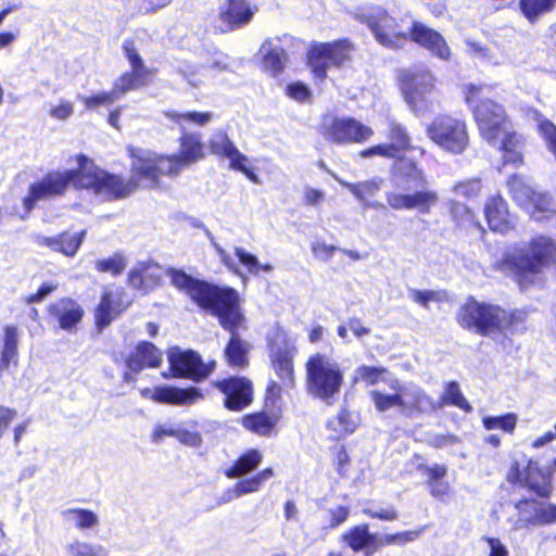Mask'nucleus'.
<instances>
[{"mask_svg":"<svg viewBox=\"0 0 556 556\" xmlns=\"http://www.w3.org/2000/svg\"><path fill=\"white\" fill-rule=\"evenodd\" d=\"M172 283L185 291L198 305L218 317L225 329H231L241 319L239 294L231 288H219L195 279L184 270H166Z\"/></svg>","mask_w":556,"mask_h":556,"instance_id":"f257e3e1","label":"nucleus"},{"mask_svg":"<svg viewBox=\"0 0 556 556\" xmlns=\"http://www.w3.org/2000/svg\"><path fill=\"white\" fill-rule=\"evenodd\" d=\"M388 388L393 392L390 393L382 390H372L370 392L375 408L380 413L397 408L405 417L418 418L431 415L442 408V403H437L416 382H401L397 378H388Z\"/></svg>","mask_w":556,"mask_h":556,"instance_id":"f03ea898","label":"nucleus"},{"mask_svg":"<svg viewBox=\"0 0 556 556\" xmlns=\"http://www.w3.org/2000/svg\"><path fill=\"white\" fill-rule=\"evenodd\" d=\"M521 312H507L493 304L469 299L458 311V324L468 330L485 337L514 333L523 323Z\"/></svg>","mask_w":556,"mask_h":556,"instance_id":"7ed1b4c3","label":"nucleus"},{"mask_svg":"<svg viewBox=\"0 0 556 556\" xmlns=\"http://www.w3.org/2000/svg\"><path fill=\"white\" fill-rule=\"evenodd\" d=\"M556 263V243L543 236L534 238L529 245L515 247L507 251L501 264L503 271H510L522 287Z\"/></svg>","mask_w":556,"mask_h":556,"instance_id":"20e7f679","label":"nucleus"},{"mask_svg":"<svg viewBox=\"0 0 556 556\" xmlns=\"http://www.w3.org/2000/svg\"><path fill=\"white\" fill-rule=\"evenodd\" d=\"M491 86L468 84L464 86L465 101L471 106L481 136L491 144L500 143V137L510 130L505 109L491 100Z\"/></svg>","mask_w":556,"mask_h":556,"instance_id":"39448f33","label":"nucleus"},{"mask_svg":"<svg viewBox=\"0 0 556 556\" xmlns=\"http://www.w3.org/2000/svg\"><path fill=\"white\" fill-rule=\"evenodd\" d=\"M344 383L341 364L325 353L312 354L305 363V389L307 394L327 405L338 399Z\"/></svg>","mask_w":556,"mask_h":556,"instance_id":"423d86ee","label":"nucleus"},{"mask_svg":"<svg viewBox=\"0 0 556 556\" xmlns=\"http://www.w3.org/2000/svg\"><path fill=\"white\" fill-rule=\"evenodd\" d=\"M80 177L77 184L81 189L90 190L101 201H116L134 193L140 180L131 173V178H125L97 167L91 160L80 154Z\"/></svg>","mask_w":556,"mask_h":556,"instance_id":"0eeeda50","label":"nucleus"},{"mask_svg":"<svg viewBox=\"0 0 556 556\" xmlns=\"http://www.w3.org/2000/svg\"><path fill=\"white\" fill-rule=\"evenodd\" d=\"M127 150L131 157V173L143 188H156L160 185V177L176 178L187 168L176 153L164 155L134 147Z\"/></svg>","mask_w":556,"mask_h":556,"instance_id":"6e6552de","label":"nucleus"},{"mask_svg":"<svg viewBox=\"0 0 556 556\" xmlns=\"http://www.w3.org/2000/svg\"><path fill=\"white\" fill-rule=\"evenodd\" d=\"M428 138L442 150L463 153L469 143V136L464 121L450 115L437 116L426 129Z\"/></svg>","mask_w":556,"mask_h":556,"instance_id":"1a4fd4ad","label":"nucleus"},{"mask_svg":"<svg viewBox=\"0 0 556 556\" xmlns=\"http://www.w3.org/2000/svg\"><path fill=\"white\" fill-rule=\"evenodd\" d=\"M353 50V45L346 39L313 43L307 60L314 77L323 81L330 67H340L350 60Z\"/></svg>","mask_w":556,"mask_h":556,"instance_id":"9d476101","label":"nucleus"},{"mask_svg":"<svg viewBox=\"0 0 556 556\" xmlns=\"http://www.w3.org/2000/svg\"><path fill=\"white\" fill-rule=\"evenodd\" d=\"M321 136L336 144L364 143L369 140L374 130L353 117H339L326 114L319 126Z\"/></svg>","mask_w":556,"mask_h":556,"instance_id":"9b49d317","label":"nucleus"},{"mask_svg":"<svg viewBox=\"0 0 556 556\" xmlns=\"http://www.w3.org/2000/svg\"><path fill=\"white\" fill-rule=\"evenodd\" d=\"M507 185L514 200L533 218L541 219V214L555 212L552 195L532 186L529 179L513 175Z\"/></svg>","mask_w":556,"mask_h":556,"instance_id":"f8f14e48","label":"nucleus"},{"mask_svg":"<svg viewBox=\"0 0 556 556\" xmlns=\"http://www.w3.org/2000/svg\"><path fill=\"white\" fill-rule=\"evenodd\" d=\"M170 377L187 378L194 382L206 379L216 367L215 361L204 363L202 357L194 351H182L179 348H172L167 354Z\"/></svg>","mask_w":556,"mask_h":556,"instance_id":"ddd939ff","label":"nucleus"},{"mask_svg":"<svg viewBox=\"0 0 556 556\" xmlns=\"http://www.w3.org/2000/svg\"><path fill=\"white\" fill-rule=\"evenodd\" d=\"M401 88L407 104L416 114L425 115L433 111L437 97L431 74L407 75Z\"/></svg>","mask_w":556,"mask_h":556,"instance_id":"4468645a","label":"nucleus"},{"mask_svg":"<svg viewBox=\"0 0 556 556\" xmlns=\"http://www.w3.org/2000/svg\"><path fill=\"white\" fill-rule=\"evenodd\" d=\"M507 480L510 483H520L542 497L548 496L552 492L549 473L531 459L515 462L507 473Z\"/></svg>","mask_w":556,"mask_h":556,"instance_id":"2eb2a0df","label":"nucleus"},{"mask_svg":"<svg viewBox=\"0 0 556 556\" xmlns=\"http://www.w3.org/2000/svg\"><path fill=\"white\" fill-rule=\"evenodd\" d=\"M386 200L393 210H416L419 214H429L439 202V195L434 190L422 189L412 193L386 192Z\"/></svg>","mask_w":556,"mask_h":556,"instance_id":"dca6fc26","label":"nucleus"},{"mask_svg":"<svg viewBox=\"0 0 556 556\" xmlns=\"http://www.w3.org/2000/svg\"><path fill=\"white\" fill-rule=\"evenodd\" d=\"M215 387L225 394V407L239 412L253 401L252 382L243 377H232L215 382Z\"/></svg>","mask_w":556,"mask_h":556,"instance_id":"f3484780","label":"nucleus"},{"mask_svg":"<svg viewBox=\"0 0 556 556\" xmlns=\"http://www.w3.org/2000/svg\"><path fill=\"white\" fill-rule=\"evenodd\" d=\"M370 29L376 40L389 49L402 48L409 41L408 27L403 28L392 16L386 13L370 23Z\"/></svg>","mask_w":556,"mask_h":556,"instance_id":"a211bd4d","label":"nucleus"},{"mask_svg":"<svg viewBox=\"0 0 556 556\" xmlns=\"http://www.w3.org/2000/svg\"><path fill=\"white\" fill-rule=\"evenodd\" d=\"M409 40L427 49L433 55L447 60L451 51L445 39L437 30L419 21H413L408 26Z\"/></svg>","mask_w":556,"mask_h":556,"instance_id":"6ab92c4d","label":"nucleus"},{"mask_svg":"<svg viewBox=\"0 0 556 556\" xmlns=\"http://www.w3.org/2000/svg\"><path fill=\"white\" fill-rule=\"evenodd\" d=\"M516 508L519 511L516 528L556 523V505L553 503L520 501Z\"/></svg>","mask_w":556,"mask_h":556,"instance_id":"aec40b11","label":"nucleus"},{"mask_svg":"<svg viewBox=\"0 0 556 556\" xmlns=\"http://www.w3.org/2000/svg\"><path fill=\"white\" fill-rule=\"evenodd\" d=\"M130 303L131 299L123 290L117 289L105 292L94 312L98 328L102 329L109 326Z\"/></svg>","mask_w":556,"mask_h":556,"instance_id":"412c9836","label":"nucleus"},{"mask_svg":"<svg viewBox=\"0 0 556 556\" xmlns=\"http://www.w3.org/2000/svg\"><path fill=\"white\" fill-rule=\"evenodd\" d=\"M78 167L64 172H51L37 182V199L40 197H52L62 194L72 184L75 188L81 189L77 184L80 177V161L77 156Z\"/></svg>","mask_w":556,"mask_h":556,"instance_id":"4be33fe9","label":"nucleus"},{"mask_svg":"<svg viewBox=\"0 0 556 556\" xmlns=\"http://www.w3.org/2000/svg\"><path fill=\"white\" fill-rule=\"evenodd\" d=\"M142 394L144 396L150 394L156 402L180 406H189L203 399L202 391L195 387L182 389L165 386L155 388L154 390L146 389L142 391Z\"/></svg>","mask_w":556,"mask_h":556,"instance_id":"5701e85b","label":"nucleus"},{"mask_svg":"<svg viewBox=\"0 0 556 556\" xmlns=\"http://www.w3.org/2000/svg\"><path fill=\"white\" fill-rule=\"evenodd\" d=\"M255 11L256 8H252L248 0H228L219 11L220 29L228 31L247 25Z\"/></svg>","mask_w":556,"mask_h":556,"instance_id":"b1692460","label":"nucleus"},{"mask_svg":"<svg viewBox=\"0 0 556 556\" xmlns=\"http://www.w3.org/2000/svg\"><path fill=\"white\" fill-rule=\"evenodd\" d=\"M484 215L493 231L506 233L515 228L516 218L508 212L506 201L500 195L488 199Z\"/></svg>","mask_w":556,"mask_h":556,"instance_id":"393cba45","label":"nucleus"},{"mask_svg":"<svg viewBox=\"0 0 556 556\" xmlns=\"http://www.w3.org/2000/svg\"><path fill=\"white\" fill-rule=\"evenodd\" d=\"M162 359V352L154 344L143 341L137 344L134 352L128 356L126 364L129 370L137 374L147 367H159Z\"/></svg>","mask_w":556,"mask_h":556,"instance_id":"a878e982","label":"nucleus"},{"mask_svg":"<svg viewBox=\"0 0 556 556\" xmlns=\"http://www.w3.org/2000/svg\"><path fill=\"white\" fill-rule=\"evenodd\" d=\"M226 68L227 65L217 59L211 62H187L178 71L191 86L197 87Z\"/></svg>","mask_w":556,"mask_h":556,"instance_id":"bb28decb","label":"nucleus"},{"mask_svg":"<svg viewBox=\"0 0 556 556\" xmlns=\"http://www.w3.org/2000/svg\"><path fill=\"white\" fill-rule=\"evenodd\" d=\"M49 312L58 319L60 327L64 330L75 328L84 316L81 306L70 298H63L51 304Z\"/></svg>","mask_w":556,"mask_h":556,"instance_id":"cd10ccee","label":"nucleus"},{"mask_svg":"<svg viewBox=\"0 0 556 556\" xmlns=\"http://www.w3.org/2000/svg\"><path fill=\"white\" fill-rule=\"evenodd\" d=\"M0 378L11 365L17 364L18 331L14 325H7L0 336Z\"/></svg>","mask_w":556,"mask_h":556,"instance_id":"c85d7f7f","label":"nucleus"},{"mask_svg":"<svg viewBox=\"0 0 556 556\" xmlns=\"http://www.w3.org/2000/svg\"><path fill=\"white\" fill-rule=\"evenodd\" d=\"M177 156L186 167L204 159V146L199 134L182 131L179 138V152Z\"/></svg>","mask_w":556,"mask_h":556,"instance_id":"c756f323","label":"nucleus"},{"mask_svg":"<svg viewBox=\"0 0 556 556\" xmlns=\"http://www.w3.org/2000/svg\"><path fill=\"white\" fill-rule=\"evenodd\" d=\"M343 541L354 551L367 549V554L379 548V534L370 533L367 525H359L343 534Z\"/></svg>","mask_w":556,"mask_h":556,"instance_id":"7c9ffc66","label":"nucleus"},{"mask_svg":"<svg viewBox=\"0 0 556 556\" xmlns=\"http://www.w3.org/2000/svg\"><path fill=\"white\" fill-rule=\"evenodd\" d=\"M244 317L241 314L240 321L237 323L231 329H227L231 333V338L225 349V356L228 364L232 367H244L248 365V343L239 337L237 330L242 327Z\"/></svg>","mask_w":556,"mask_h":556,"instance_id":"2f4dec72","label":"nucleus"},{"mask_svg":"<svg viewBox=\"0 0 556 556\" xmlns=\"http://www.w3.org/2000/svg\"><path fill=\"white\" fill-rule=\"evenodd\" d=\"M64 522L80 532L93 531L100 525V518L97 513L87 508H67L62 513Z\"/></svg>","mask_w":556,"mask_h":556,"instance_id":"473e14b6","label":"nucleus"},{"mask_svg":"<svg viewBox=\"0 0 556 556\" xmlns=\"http://www.w3.org/2000/svg\"><path fill=\"white\" fill-rule=\"evenodd\" d=\"M208 147L213 154L227 159L230 167L240 160L248 161L224 131L215 132L210 139Z\"/></svg>","mask_w":556,"mask_h":556,"instance_id":"72a5a7b5","label":"nucleus"},{"mask_svg":"<svg viewBox=\"0 0 556 556\" xmlns=\"http://www.w3.org/2000/svg\"><path fill=\"white\" fill-rule=\"evenodd\" d=\"M495 147L503 152L504 163H510L514 165L522 164L523 139L520 135L515 131L508 130L505 135L500 137V143Z\"/></svg>","mask_w":556,"mask_h":556,"instance_id":"f704fd0d","label":"nucleus"},{"mask_svg":"<svg viewBox=\"0 0 556 556\" xmlns=\"http://www.w3.org/2000/svg\"><path fill=\"white\" fill-rule=\"evenodd\" d=\"M84 236L85 231L75 235L62 233L56 237H42L39 239V242L53 251L73 256L83 243Z\"/></svg>","mask_w":556,"mask_h":556,"instance_id":"c9c22d12","label":"nucleus"},{"mask_svg":"<svg viewBox=\"0 0 556 556\" xmlns=\"http://www.w3.org/2000/svg\"><path fill=\"white\" fill-rule=\"evenodd\" d=\"M263 462V454L255 448L243 453L231 467L226 469L225 476L229 479H236L254 471Z\"/></svg>","mask_w":556,"mask_h":556,"instance_id":"e433bc0d","label":"nucleus"},{"mask_svg":"<svg viewBox=\"0 0 556 556\" xmlns=\"http://www.w3.org/2000/svg\"><path fill=\"white\" fill-rule=\"evenodd\" d=\"M263 53V66L273 75L279 74L287 62V54L274 39H267L261 47Z\"/></svg>","mask_w":556,"mask_h":556,"instance_id":"4c0bfd02","label":"nucleus"},{"mask_svg":"<svg viewBox=\"0 0 556 556\" xmlns=\"http://www.w3.org/2000/svg\"><path fill=\"white\" fill-rule=\"evenodd\" d=\"M152 78L147 76H137L135 72H126L115 79L111 90L118 100L131 90L148 86Z\"/></svg>","mask_w":556,"mask_h":556,"instance_id":"58836bf2","label":"nucleus"},{"mask_svg":"<svg viewBox=\"0 0 556 556\" xmlns=\"http://www.w3.org/2000/svg\"><path fill=\"white\" fill-rule=\"evenodd\" d=\"M273 365L277 376L286 387H292L293 376V352L291 350H279L273 357Z\"/></svg>","mask_w":556,"mask_h":556,"instance_id":"ea45409f","label":"nucleus"},{"mask_svg":"<svg viewBox=\"0 0 556 556\" xmlns=\"http://www.w3.org/2000/svg\"><path fill=\"white\" fill-rule=\"evenodd\" d=\"M278 417L275 415H268L264 412L247 415L242 419V425L248 430L260 434L269 435L277 424Z\"/></svg>","mask_w":556,"mask_h":556,"instance_id":"a19ab883","label":"nucleus"},{"mask_svg":"<svg viewBox=\"0 0 556 556\" xmlns=\"http://www.w3.org/2000/svg\"><path fill=\"white\" fill-rule=\"evenodd\" d=\"M555 7L556 0H519L520 11L530 23H534Z\"/></svg>","mask_w":556,"mask_h":556,"instance_id":"79ce46f5","label":"nucleus"},{"mask_svg":"<svg viewBox=\"0 0 556 556\" xmlns=\"http://www.w3.org/2000/svg\"><path fill=\"white\" fill-rule=\"evenodd\" d=\"M435 402L442 403V407L444 405H453L466 413L472 410V406L463 395L459 384L456 381H450L448 383H446L440 400H435Z\"/></svg>","mask_w":556,"mask_h":556,"instance_id":"37998d69","label":"nucleus"},{"mask_svg":"<svg viewBox=\"0 0 556 556\" xmlns=\"http://www.w3.org/2000/svg\"><path fill=\"white\" fill-rule=\"evenodd\" d=\"M66 556H110V551L98 543L74 540L65 546Z\"/></svg>","mask_w":556,"mask_h":556,"instance_id":"c03bdc74","label":"nucleus"},{"mask_svg":"<svg viewBox=\"0 0 556 556\" xmlns=\"http://www.w3.org/2000/svg\"><path fill=\"white\" fill-rule=\"evenodd\" d=\"M329 173L340 185L348 188L359 201H365L366 195H374L377 191L380 190L382 184V179L378 178L358 184H351L339 178L336 174L331 172Z\"/></svg>","mask_w":556,"mask_h":556,"instance_id":"a18cd8bd","label":"nucleus"},{"mask_svg":"<svg viewBox=\"0 0 556 556\" xmlns=\"http://www.w3.org/2000/svg\"><path fill=\"white\" fill-rule=\"evenodd\" d=\"M388 378H395L384 367L362 365L355 369L354 380L365 381L368 386L383 382L388 387Z\"/></svg>","mask_w":556,"mask_h":556,"instance_id":"49530a36","label":"nucleus"},{"mask_svg":"<svg viewBox=\"0 0 556 556\" xmlns=\"http://www.w3.org/2000/svg\"><path fill=\"white\" fill-rule=\"evenodd\" d=\"M164 115L177 123L181 130L185 131L186 124H194L198 126H203L208 124L212 121V113L210 112H186L179 113L177 111H165Z\"/></svg>","mask_w":556,"mask_h":556,"instance_id":"de8ad7c7","label":"nucleus"},{"mask_svg":"<svg viewBox=\"0 0 556 556\" xmlns=\"http://www.w3.org/2000/svg\"><path fill=\"white\" fill-rule=\"evenodd\" d=\"M123 50L126 59L130 64V72H135L137 76H147L150 78L153 77L155 71L144 65V62L140 54L138 53L134 41L125 40L123 43Z\"/></svg>","mask_w":556,"mask_h":556,"instance_id":"09e8293b","label":"nucleus"},{"mask_svg":"<svg viewBox=\"0 0 556 556\" xmlns=\"http://www.w3.org/2000/svg\"><path fill=\"white\" fill-rule=\"evenodd\" d=\"M273 477L274 470L271 468H266L251 478L242 479L236 483L237 494L243 496L250 493H255L260 491L262 485Z\"/></svg>","mask_w":556,"mask_h":556,"instance_id":"8fccbe9b","label":"nucleus"},{"mask_svg":"<svg viewBox=\"0 0 556 556\" xmlns=\"http://www.w3.org/2000/svg\"><path fill=\"white\" fill-rule=\"evenodd\" d=\"M388 138L396 155L410 148V138L406 129L399 123L390 122Z\"/></svg>","mask_w":556,"mask_h":556,"instance_id":"3c124183","label":"nucleus"},{"mask_svg":"<svg viewBox=\"0 0 556 556\" xmlns=\"http://www.w3.org/2000/svg\"><path fill=\"white\" fill-rule=\"evenodd\" d=\"M518 417L514 413H508L502 416H486L483 417L482 424L486 430L501 429L504 432L513 433L515 431Z\"/></svg>","mask_w":556,"mask_h":556,"instance_id":"603ef678","label":"nucleus"},{"mask_svg":"<svg viewBox=\"0 0 556 556\" xmlns=\"http://www.w3.org/2000/svg\"><path fill=\"white\" fill-rule=\"evenodd\" d=\"M77 99L84 104L85 109L88 111L97 110L100 106H108L117 101L112 90L100 91L98 93L90 96L77 94Z\"/></svg>","mask_w":556,"mask_h":556,"instance_id":"864d4df0","label":"nucleus"},{"mask_svg":"<svg viewBox=\"0 0 556 556\" xmlns=\"http://www.w3.org/2000/svg\"><path fill=\"white\" fill-rule=\"evenodd\" d=\"M395 169L400 176L419 186H424L427 182L424 172L412 160H400L395 165Z\"/></svg>","mask_w":556,"mask_h":556,"instance_id":"5fc2aeb1","label":"nucleus"},{"mask_svg":"<svg viewBox=\"0 0 556 556\" xmlns=\"http://www.w3.org/2000/svg\"><path fill=\"white\" fill-rule=\"evenodd\" d=\"M127 266L126 257L116 253L108 258L98 260L96 262V269L100 273H109L113 276L121 275Z\"/></svg>","mask_w":556,"mask_h":556,"instance_id":"6e6d98bb","label":"nucleus"},{"mask_svg":"<svg viewBox=\"0 0 556 556\" xmlns=\"http://www.w3.org/2000/svg\"><path fill=\"white\" fill-rule=\"evenodd\" d=\"M482 184L479 178L458 181L453 187V193L458 198L475 199L481 192Z\"/></svg>","mask_w":556,"mask_h":556,"instance_id":"4d7b16f0","label":"nucleus"},{"mask_svg":"<svg viewBox=\"0 0 556 556\" xmlns=\"http://www.w3.org/2000/svg\"><path fill=\"white\" fill-rule=\"evenodd\" d=\"M327 425L329 429L336 432L338 438L352 433L355 430V424L346 410H341Z\"/></svg>","mask_w":556,"mask_h":556,"instance_id":"13d9d810","label":"nucleus"},{"mask_svg":"<svg viewBox=\"0 0 556 556\" xmlns=\"http://www.w3.org/2000/svg\"><path fill=\"white\" fill-rule=\"evenodd\" d=\"M235 254L238 257L239 262L248 269V271L252 275H256L260 269L264 271H271L273 266L270 264L261 265L257 257L249 252H247L242 248H236Z\"/></svg>","mask_w":556,"mask_h":556,"instance_id":"bf43d9fd","label":"nucleus"},{"mask_svg":"<svg viewBox=\"0 0 556 556\" xmlns=\"http://www.w3.org/2000/svg\"><path fill=\"white\" fill-rule=\"evenodd\" d=\"M140 268L142 270L144 280L147 282L148 289L152 286H155L162 279L164 273H166L163 267L155 263L151 262H141L139 263Z\"/></svg>","mask_w":556,"mask_h":556,"instance_id":"052dcab7","label":"nucleus"},{"mask_svg":"<svg viewBox=\"0 0 556 556\" xmlns=\"http://www.w3.org/2000/svg\"><path fill=\"white\" fill-rule=\"evenodd\" d=\"M420 531H405L395 534H379V548L384 545L404 544L418 538Z\"/></svg>","mask_w":556,"mask_h":556,"instance_id":"680f3d73","label":"nucleus"},{"mask_svg":"<svg viewBox=\"0 0 556 556\" xmlns=\"http://www.w3.org/2000/svg\"><path fill=\"white\" fill-rule=\"evenodd\" d=\"M409 296L414 302L420 304L425 308H428L429 302H439L442 299L440 292L432 290L413 289L409 291Z\"/></svg>","mask_w":556,"mask_h":556,"instance_id":"e2e57ef3","label":"nucleus"},{"mask_svg":"<svg viewBox=\"0 0 556 556\" xmlns=\"http://www.w3.org/2000/svg\"><path fill=\"white\" fill-rule=\"evenodd\" d=\"M359 156L363 159H368L372 156H382V157H395L396 153L393 150V147L390 143H382L370 147L359 152Z\"/></svg>","mask_w":556,"mask_h":556,"instance_id":"0e129e2a","label":"nucleus"},{"mask_svg":"<svg viewBox=\"0 0 556 556\" xmlns=\"http://www.w3.org/2000/svg\"><path fill=\"white\" fill-rule=\"evenodd\" d=\"M74 113V104L67 100H61L59 104L50 109V116L58 121H66Z\"/></svg>","mask_w":556,"mask_h":556,"instance_id":"69168bd1","label":"nucleus"},{"mask_svg":"<svg viewBox=\"0 0 556 556\" xmlns=\"http://www.w3.org/2000/svg\"><path fill=\"white\" fill-rule=\"evenodd\" d=\"M17 412L16 409L0 405V440L9 430L12 422L16 419Z\"/></svg>","mask_w":556,"mask_h":556,"instance_id":"338daca9","label":"nucleus"},{"mask_svg":"<svg viewBox=\"0 0 556 556\" xmlns=\"http://www.w3.org/2000/svg\"><path fill=\"white\" fill-rule=\"evenodd\" d=\"M451 212H452L454 218L458 223H462V224L475 223V215H473V213L465 204H462L459 202H454L452 207H451Z\"/></svg>","mask_w":556,"mask_h":556,"instance_id":"774afa93","label":"nucleus"}]
</instances>
